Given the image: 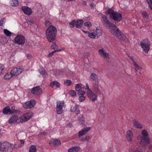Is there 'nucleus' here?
Returning <instances> with one entry per match:
<instances>
[{"mask_svg": "<svg viewBox=\"0 0 152 152\" xmlns=\"http://www.w3.org/2000/svg\"><path fill=\"white\" fill-rule=\"evenodd\" d=\"M141 134L142 136L139 135L137 137V140L140 146L136 149L133 151V152H145V147L147 144L151 143V140L148 137V134L145 130L142 131Z\"/></svg>", "mask_w": 152, "mask_h": 152, "instance_id": "obj_1", "label": "nucleus"}, {"mask_svg": "<svg viewBox=\"0 0 152 152\" xmlns=\"http://www.w3.org/2000/svg\"><path fill=\"white\" fill-rule=\"evenodd\" d=\"M57 34V29L54 26L48 27L46 31V36L48 41L52 42L55 40Z\"/></svg>", "mask_w": 152, "mask_h": 152, "instance_id": "obj_2", "label": "nucleus"}, {"mask_svg": "<svg viewBox=\"0 0 152 152\" xmlns=\"http://www.w3.org/2000/svg\"><path fill=\"white\" fill-rule=\"evenodd\" d=\"M107 13L110 15V17L111 19H113L117 22H119L122 19V16L121 13L115 12L111 9L108 10Z\"/></svg>", "mask_w": 152, "mask_h": 152, "instance_id": "obj_3", "label": "nucleus"}, {"mask_svg": "<svg viewBox=\"0 0 152 152\" xmlns=\"http://www.w3.org/2000/svg\"><path fill=\"white\" fill-rule=\"evenodd\" d=\"M13 144L7 141L0 142V151L2 152H7L11 150L13 147Z\"/></svg>", "mask_w": 152, "mask_h": 152, "instance_id": "obj_4", "label": "nucleus"}, {"mask_svg": "<svg viewBox=\"0 0 152 152\" xmlns=\"http://www.w3.org/2000/svg\"><path fill=\"white\" fill-rule=\"evenodd\" d=\"M140 45L143 51L147 53L149 50L150 43L148 39L143 40L140 42Z\"/></svg>", "mask_w": 152, "mask_h": 152, "instance_id": "obj_5", "label": "nucleus"}, {"mask_svg": "<svg viewBox=\"0 0 152 152\" xmlns=\"http://www.w3.org/2000/svg\"><path fill=\"white\" fill-rule=\"evenodd\" d=\"M66 105L64 101H57L56 102V110L57 113L61 114L62 113L63 107H65Z\"/></svg>", "mask_w": 152, "mask_h": 152, "instance_id": "obj_6", "label": "nucleus"}, {"mask_svg": "<svg viewBox=\"0 0 152 152\" xmlns=\"http://www.w3.org/2000/svg\"><path fill=\"white\" fill-rule=\"evenodd\" d=\"M14 41L16 43L19 45H23L25 42V39L23 36L19 34L15 37Z\"/></svg>", "mask_w": 152, "mask_h": 152, "instance_id": "obj_7", "label": "nucleus"}, {"mask_svg": "<svg viewBox=\"0 0 152 152\" xmlns=\"http://www.w3.org/2000/svg\"><path fill=\"white\" fill-rule=\"evenodd\" d=\"M108 27L110 31L112 34L115 36L120 31L116 25L113 24H110V25Z\"/></svg>", "mask_w": 152, "mask_h": 152, "instance_id": "obj_8", "label": "nucleus"}, {"mask_svg": "<svg viewBox=\"0 0 152 152\" xmlns=\"http://www.w3.org/2000/svg\"><path fill=\"white\" fill-rule=\"evenodd\" d=\"M33 115V113L31 112H28L25 113L20 117L22 123L27 121L29 120Z\"/></svg>", "mask_w": 152, "mask_h": 152, "instance_id": "obj_9", "label": "nucleus"}, {"mask_svg": "<svg viewBox=\"0 0 152 152\" xmlns=\"http://www.w3.org/2000/svg\"><path fill=\"white\" fill-rule=\"evenodd\" d=\"M99 55L104 59H108L109 58V54L104 48L99 49L98 51Z\"/></svg>", "mask_w": 152, "mask_h": 152, "instance_id": "obj_10", "label": "nucleus"}, {"mask_svg": "<svg viewBox=\"0 0 152 152\" xmlns=\"http://www.w3.org/2000/svg\"><path fill=\"white\" fill-rule=\"evenodd\" d=\"M23 71V69L21 68L15 67L11 70V73L13 76H17L20 74Z\"/></svg>", "mask_w": 152, "mask_h": 152, "instance_id": "obj_11", "label": "nucleus"}, {"mask_svg": "<svg viewBox=\"0 0 152 152\" xmlns=\"http://www.w3.org/2000/svg\"><path fill=\"white\" fill-rule=\"evenodd\" d=\"M36 103L34 100L27 102L23 104V107L25 109L31 108L34 107Z\"/></svg>", "mask_w": 152, "mask_h": 152, "instance_id": "obj_12", "label": "nucleus"}, {"mask_svg": "<svg viewBox=\"0 0 152 152\" xmlns=\"http://www.w3.org/2000/svg\"><path fill=\"white\" fill-rule=\"evenodd\" d=\"M9 122L10 123H22L20 117H18L17 115L12 116L9 120Z\"/></svg>", "mask_w": 152, "mask_h": 152, "instance_id": "obj_13", "label": "nucleus"}, {"mask_svg": "<svg viewBox=\"0 0 152 152\" xmlns=\"http://www.w3.org/2000/svg\"><path fill=\"white\" fill-rule=\"evenodd\" d=\"M90 127L85 128L80 130L78 133L79 139L83 137L82 136L85 135L87 132L89 131L91 129Z\"/></svg>", "mask_w": 152, "mask_h": 152, "instance_id": "obj_14", "label": "nucleus"}, {"mask_svg": "<svg viewBox=\"0 0 152 152\" xmlns=\"http://www.w3.org/2000/svg\"><path fill=\"white\" fill-rule=\"evenodd\" d=\"M88 97L91 100L95 101L97 100V96L96 94L91 91L86 93Z\"/></svg>", "mask_w": 152, "mask_h": 152, "instance_id": "obj_15", "label": "nucleus"}, {"mask_svg": "<svg viewBox=\"0 0 152 152\" xmlns=\"http://www.w3.org/2000/svg\"><path fill=\"white\" fill-rule=\"evenodd\" d=\"M101 15L102 16V22L104 26L109 27L112 23H110L106 16L102 14Z\"/></svg>", "mask_w": 152, "mask_h": 152, "instance_id": "obj_16", "label": "nucleus"}, {"mask_svg": "<svg viewBox=\"0 0 152 152\" xmlns=\"http://www.w3.org/2000/svg\"><path fill=\"white\" fill-rule=\"evenodd\" d=\"M31 92L35 96L40 95L42 93V89L39 86L33 88Z\"/></svg>", "mask_w": 152, "mask_h": 152, "instance_id": "obj_17", "label": "nucleus"}, {"mask_svg": "<svg viewBox=\"0 0 152 152\" xmlns=\"http://www.w3.org/2000/svg\"><path fill=\"white\" fill-rule=\"evenodd\" d=\"M133 137V133L132 131L130 130H128L126 132V137L127 141L130 142H132Z\"/></svg>", "mask_w": 152, "mask_h": 152, "instance_id": "obj_18", "label": "nucleus"}, {"mask_svg": "<svg viewBox=\"0 0 152 152\" xmlns=\"http://www.w3.org/2000/svg\"><path fill=\"white\" fill-rule=\"evenodd\" d=\"M22 10L24 13L28 15H30L32 14V10L29 7L25 6H22Z\"/></svg>", "mask_w": 152, "mask_h": 152, "instance_id": "obj_19", "label": "nucleus"}, {"mask_svg": "<svg viewBox=\"0 0 152 152\" xmlns=\"http://www.w3.org/2000/svg\"><path fill=\"white\" fill-rule=\"evenodd\" d=\"M129 58L132 61L133 65L134 66L135 69L136 70H141L142 69V68L140 67L134 61L133 57L130 56L129 57Z\"/></svg>", "mask_w": 152, "mask_h": 152, "instance_id": "obj_20", "label": "nucleus"}, {"mask_svg": "<svg viewBox=\"0 0 152 152\" xmlns=\"http://www.w3.org/2000/svg\"><path fill=\"white\" fill-rule=\"evenodd\" d=\"M89 80L90 81H95L98 82V77L97 75L94 73H92L89 77Z\"/></svg>", "mask_w": 152, "mask_h": 152, "instance_id": "obj_21", "label": "nucleus"}, {"mask_svg": "<svg viewBox=\"0 0 152 152\" xmlns=\"http://www.w3.org/2000/svg\"><path fill=\"white\" fill-rule=\"evenodd\" d=\"M78 106L76 105L72 106L70 108V111L72 112H76V114H78L80 113V111L78 108Z\"/></svg>", "mask_w": 152, "mask_h": 152, "instance_id": "obj_22", "label": "nucleus"}, {"mask_svg": "<svg viewBox=\"0 0 152 152\" xmlns=\"http://www.w3.org/2000/svg\"><path fill=\"white\" fill-rule=\"evenodd\" d=\"M115 37L123 41L125 40L126 38L124 34L121 31L118 33Z\"/></svg>", "mask_w": 152, "mask_h": 152, "instance_id": "obj_23", "label": "nucleus"}, {"mask_svg": "<svg viewBox=\"0 0 152 152\" xmlns=\"http://www.w3.org/2000/svg\"><path fill=\"white\" fill-rule=\"evenodd\" d=\"M80 148L79 146H73L69 148L68 152H78L80 150Z\"/></svg>", "mask_w": 152, "mask_h": 152, "instance_id": "obj_24", "label": "nucleus"}, {"mask_svg": "<svg viewBox=\"0 0 152 152\" xmlns=\"http://www.w3.org/2000/svg\"><path fill=\"white\" fill-rule=\"evenodd\" d=\"M95 32L96 35L99 37L101 36L102 33V31L100 27H97L96 28V30L94 31Z\"/></svg>", "mask_w": 152, "mask_h": 152, "instance_id": "obj_25", "label": "nucleus"}, {"mask_svg": "<svg viewBox=\"0 0 152 152\" xmlns=\"http://www.w3.org/2000/svg\"><path fill=\"white\" fill-rule=\"evenodd\" d=\"M83 24V21L82 20H78L75 22V26L78 28H80Z\"/></svg>", "mask_w": 152, "mask_h": 152, "instance_id": "obj_26", "label": "nucleus"}, {"mask_svg": "<svg viewBox=\"0 0 152 152\" xmlns=\"http://www.w3.org/2000/svg\"><path fill=\"white\" fill-rule=\"evenodd\" d=\"M133 123L134 125L136 128L138 129H141L142 128V125L140 123L134 119L133 121Z\"/></svg>", "mask_w": 152, "mask_h": 152, "instance_id": "obj_27", "label": "nucleus"}, {"mask_svg": "<svg viewBox=\"0 0 152 152\" xmlns=\"http://www.w3.org/2000/svg\"><path fill=\"white\" fill-rule=\"evenodd\" d=\"M50 86L53 88L54 86H56L57 88H60V84L58 82L55 81H53L50 83Z\"/></svg>", "mask_w": 152, "mask_h": 152, "instance_id": "obj_28", "label": "nucleus"}, {"mask_svg": "<svg viewBox=\"0 0 152 152\" xmlns=\"http://www.w3.org/2000/svg\"><path fill=\"white\" fill-rule=\"evenodd\" d=\"M3 113L5 114H10L12 113L11 112L10 107L9 106L5 107L3 110Z\"/></svg>", "mask_w": 152, "mask_h": 152, "instance_id": "obj_29", "label": "nucleus"}, {"mask_svg": "<svg viewBox=\"0 0 152 152\" xmlns=\"http://www.w3.org/2000/svg\"><path fill=\"white\" fill-rule=\"evenodd\" d=\"M85 86L81 84H77L75 85V90L76 91H78L81 89H84Z\"/></svg>", "mask_w": 152, "mask_h": 152, "instance_id": "obj_30", "label": "nucleus"}, {"mask_svg": "<svg viewBox=\"0 0 152 152\" xmlns=\"http://www.w3.org/2000/svg\"><path fill=\"white\" fill-rule=\"evenodd\" d=\"M88 36L89 38L92 39H97L98 38V36L96 35L94 31L93 32H89Z\"/></svg>", "mask_w": 152, "mask_h": 152, "instance_id": "obj_31", "label": "nucleus"}, {"mask_svg": "<svg viewBox=\"0 0 152 152\" xmlns=\"http://www.w3.org/2000/svg\"><path fill=\"white\" fill-rule=\"evenodd\" d=\"M10 4L13 7H16L19 4L18 0H11Z\"/></svg>", "mask_w": 152, "mask_h": 152, "instance_id": "obj_32", "label": "nucleus"}, {"mask_svg": "<svg viewBox=\"0 0 152 152\" xmlns=\"http://www.w3.org/2000/svg\"><path fill=\"white\" fill-rule=\"evenodd\" d=\"M28 152H37V149L35 146L33 145L30 146Z\"/></svg>", "mask_w": 152, "mask_h": 152, "instance_id": "obj_33", "label": "nucleus"}, {"mask_svg": "<svg viewBox=\"0 0 152 152\" xmlns=\"http://www.w3.org/2000/svg\"><path fill=\"white\" fill-rule=\"evenodd\" d=\"M78 120L79 122L81 124H83L85 122V118L84 116L82 115H80L78 118Z\"/></svg>", "mask_w": 152, "mask_h": 152, "instance_id": "obj_34", "label": "nucleus"}, {"mask_svg": "<svg viewBox=\"0 0 152 152\" xmlns=\"http://www.w3.org/2000/svg\"><path fill=\"white\" fill-rule=\"evenodd\" d=\"M13 75L10 73H7L4 76V78L5 80H8L11 78Z\"/></svg>", "mask_w": 152, "mask_h": 152, "instance_id": "obj_35", "label": "nucleus"}, {"mask_svg": "<svg viewBox=\"0 0 152 152\" xmlns=\"http://www.w3.org/2000/svg\"><path fill=\"white\" fill-rule=\"evenodd\" d=\"M142 15L143 18H148V15L147 13L145 11H141Z\"/></svg>", "mask_w": 152, "mask_h": 152, "instance_id": "obj_36", "label": "nucleus"}, {"mask_svg": "<svg viewBox=\"0 0 152 152\" xmlns=\"http://www.w3.org/2000/svg\"><path fill=\"white\" fill-rule=\"evenodd\" d=\"M52 144L55 146H57L61 144V142L59 140H55L52 142Z\"/></svg>", "mask_w": 152, "mask_h": 152, "instance_id": "obj_37", "label": "nucleus"}, {"mask_svg": "<svg viewBox=\"0 0 152 152\" xmlns=\"http://www.w3.org/2000/svg\"><path fill=\"white\" fill-rule=\"evenodd\" d=\"M39 70L40 73L42 74L44 77H46L48 76V75L47 73L44 69H42V71H41L40 70Z\"/></svg>", "mask_w": 152, "mask_h": 152, "instance_id": "obj_38", "label": "nucleus"}, {"mask_svg": "<svg viewBox=\"0 0 152 152\" xmlns=\"http://www.w3.org/2000/svg\"><path fill=\"white\" fill-rule=\"evenodd\" d=\"M93 90L96 91H99V87L98 85V83H96L93 87Z\"/></svg>", "mask_w": 152, "mask_h": 152, "instance_id": "obj_39", "label": "nucleus"}, {"mask_svg": "<svg viewBox=\"0 0 152 152\" xmlns=\"http://www.w3.org/2000/svg\"><path fill=\"white\" fill-rule=\"evenodd\" d=\"M4 32L8 37H10L12 34V33L7 29H4Z\"/></svg>", "mask_w": 152, "mask_h": 152, "instance_id": "obj_40", "label": "nucleus"}, {"mask_svg": "<svg viewBox=\"0 0 152 152\" xmlns=\"http://www.w3.org/2000/svg\"><path fill=\"white\" fill-rule=\"evenodd\" d=\"M69 94L72 97H74L76 95V93L75 91L73 90H70L69 92Z\"/></svg>", "mask_w": 152, "mask_h": 152, "instance_id": "obj_41", "label": "nucleus"}, {"mask_svg": "<svg viewBox=\"0 0 152 152\" xmlns=\"http://www.w3.org/2000/svg\"><path fill=\"white\" fill-rule=\"evenodd\" d=\"M58 51H61L60 50H55L53 52L50 53L47 56V57L48 58L52 57L54 53L56 52H57Z\"/></svg>", "mask_w": 152, "mask_h": 152, "instance_id": "obj_42", "label": "nucleus"}, {"mask_svg": "<svg viewBox=\"0 0 152 152\" xmlns=\"http://www.w3.org/2000/svg\"><path fill=\"white\" fill-rule=\"evenodd\" d=\"M72 83V82L71 80H65L64 83L66 86H69L71 85Z\"/></svg>", "mask_w": 152, "mask_h": 152, "instance_id": "obj_43", "label": "nucleus"}, {"mask_svg": "<svg viewBox=\"0 0 152 152\" xmlns=\"http://www.w3.org/2000/svg\"><path fill=\"white\" fill-rule=\"evenodd\" d=\"M63 72L62 71L59 70L57 69L55 73V75L56 76L59 75L63 74Z\"/></svg>", "mask_w": 152, "mask_h": 152, "instance_id": "obj_44", "label": "nucleus"}, {"mask_svg": "<svg viewBox=\"0 0 152 152\" xmlns=\"http://www.w3.org/2000/svg\"><path fill=\"white\" fill-rule=\"evenodd\" d=\"M86 97L84 95H81L79 97V100L80 102H83L85 99Z\"/></svg>", "mask_w": 152, "mask_h": 152, "instance_id": "obj_45", "label": "nucleus"}, {"mask_svg": "<svg viewBox=\"0 0 152 152\" xmlns=\"http://www.w3.org/2000/svg\"><path fill=\"white\" fill-rule=\"evenodd\" d=\"M77 94L79 95H84L86 93L85 91L83 90L82 89L79 90L77 91Z\"/></svg>", "mask_w": 152, "mask_h": 152, "instance_id": "obj_46", "label": "nucleus"}, {"mask_svg": "<svg viewBox=\"0 0 152 152\" xmlns=\"http://www.w3.org/2000/svg\"><path fill=\"white\" fill-rule=\"evenodd\" d=\"M149 7L152 11V0H146Z\"/></svg>", "mask_w": 152, "mask_h": 152, "instance_id": "obj_47", "label": "nucleus"}, {"mask_svg": "<svg viewBox=\"0 0 152 152\" xmlns=\"http://www.w3.org/2000/svg\"><path fill=\"white\" fill-rule=\"evenodd\" d=\"M86 88H85V89L86 91V93L91 91V90L90 89L89 86L87 83H86Z\"/></svg>", "mask_w": 152, "mask_h": 152, "instance_id": "obj_48", "label": "nucleus"}, {"mask_svg": "<svg viewBox=\"0 0 152 152\" xmlns=\"http://www.w3.org/2000/svg\"><path fill=\"white\" fill-rule=\"evenodd\" d=\"M84 24L85 26H86L88 28L91 27L92 26L91 23L89 21L85 22Z\"/></svg>", "mask_w": 152, "mask_h": 152, "instance_id": "obj_49", "label": "nucleus"}, {"mask_svg": "<svg viewBox=\"0 0 152 152\" xmlns=\"http://www.w3.org/2000/svg\"><path fill=\"white\" fill-rule=\"evenodd\" d=\"M51 48L52 49H54V50H58V46L55 43H53L52 44L51 46Z\"/></svg>", "mask_w": 152, "mask_h": 152, "instance_id": "obj_50", "label": "nucleus"}, {"mask_svg": "<svg viewBox=\"0 0 152 152\" xmlns=\"http://www.w3.org/2000/svg\"><path fill=\"white\" fill-rule=\"evenodd\" d=\"M45 25L46 27H49L52 25L51 23L48 20H47L45 21Z\"/></svg>", "mask_w": 152, "mask_h": 152, "instance_id": "obj_51", "label": "nucleus"}, {"mask_svg": "<svg viewBox=\"0 0 152 152\" xmlns=\"http://www.w3.org/2000/svg\"><path fill=\"white\" fill-rule=\"evenodd\" d=\"M75 21L74 20L70 22L69 23V26L70 27L73 28L75 26Z\"/></svg>", "mask_w": 152, "mask_h": 152, "instance_id": "obj_52", "label": "nucleus"}, {"mask_svg": "<svg viewBox=\"0 0 152 152\" xmlns=\"http://www.w3.org/2000/svg\"><path fill=\"white\" fill-rule=\"evenodd\" d=\"M89 136L86 137L85 138L83 137L79 140L81 141H88L89 139Z\"/></svg>", "mask_w": 152, "mask_h": 152, "instance_id": "obj_53", "label": "nucleus"}, {"mask_svg": "<svg viewBox=\"0 0 152 152\" xmlns=\"http://www.w3.org/2000/svg\"><path fill=\"white\" fill-rule=\"evenodd\" d=\"M4 69V66L1 64H0V73H1Z\"/></svg>", "mask_w": 152, "mask_h": 152, "instance_id": "obj_54", "label": "nucleus"}, {"mask_svg": "<svg viewBox=\"0 0 152 152\" xmlns=\"http://www.w3.org/2000/svg\"><path fill=\"white\" fill-rule=\"evenodd\" d=\"M5 18H2L0 20V26H2L4 24V20Z\"/></svg>", "mask_w": 152, "mask_h": 152, "instance_id": "obj_55", "label": "nucleus"}, {"mask_svg": "<svg viewBox=\"0 0 152 152\" xmlns=\"http://www.w3.org/2000/svg\"><path fill=\"white\" fill-rule=\"evenodd\" d=\"M89 55V54L88 53H83V55L84 57H87Z\"/></svg>", "mask_w": 152, "mask_h": 152, "instance_id": "obj_56", "label": "nucleus"}, {"mask_svg": "<svg viewBox=\"0 0 152 152\" xmlns=\"http://www.w3.org/2000/svg\"><path fill=\"white\" fill-rule=\"evenodd\" d=\"M27 58L29 59H31V58H32L33 57L30 54H28L27 55Z\"/></svg>", "mask_w": 152, "mask_h": 152, "instance_id": "obj_57", "label": "nucleus"}, {"mask_svg": "<svg viewBox=\"0 0 152 152\" xmlns=\"http://www.w3.org/2000/svg\"><path fill=\"white\" fill-rule=\"evenodd\" d=\"M3 41H4V42H2V43L3 44H6L8 41V40L7 38H5L3 39Z\"/></svg>", "mask_w": 152, "mask_h": 152, "instance_id": "obj_58", "label": "nucleus"}, {"mask_svg": "<svg viewBox=\"0 0 152 152\" xmlns=\"http://www.w3.org/2000/svg\"><path fill=\"white\" fill-rule=\"evenodd\" d=\"M95 6V5L94 4H91L90 5V6L91 9L94 8Z\"/></svg>", "mask_w": 152, "mask_h": 152, "instance_id": "obj_59", "label": "nucleus"}, {"mask_svg": "<svg viewBox=\"0 0 152 152\" xmlns=\"http://www.w3.org/2000/svg\"><path fill=\"white\" fill-rule=\"evenodd\" d=\"M148 148L149 150H151L152 148V145H150L148 146Z\"/></svg>", "mask_w": 152, "mask_h": 152, "instance_id": "obj_60", "label": "nucleus"}, {"mask_svg": "<svg viewBox=\"0 0 152 152\" xmlns=\"http://www.w3.org/2000/svg\"><path fill=\"white\" fill-rule=\"evenodd\" d=\"M82 4L84 6L86 5L87 4L86 2L84 1H83L82 2Z\"/></svg>", "mask_w": 152, "mask_h": 152, "instance_id": "obj_61", "label": "nucleus"}, {"mask_svg": "<svg viewBox=\"0 0 152 152\" xmlns=\"http://www.w3.org/2000/svg\"><path fill=\"white\" fill-rule=\"evenodd\" d=\"M20 141L21 144H23V145L24 144V141L23 140H20Z\"/></svg>", "mask_w": 152, "mask_h": 152, "instance_id": "obj_62", "label": "nucleus"}, {"mask_svg": "<svg viewBox=\"0 0 152 152\" xmlns=\"http://www.w3.org/2000/svg\"><path fill=\"white\" fill-rule=\"evenodd\" d=\"M82 31L85 33H86V34H88V35L89 34V32L88 31H85L84 30H83Z\"/></svg>", "mask_w": 152, "mask_h": 152, "instance_id": "obj_63", "label": "nucleus"}, {"mask_svg": "<svg viewBox=\"0 0 152 152\" xmlns=\"http://www.w3.org/2000/svg\"><path fill=\"white\" fill-rule=\"evenodd\" d=\"M1 130L0 129V138L1 137V136H2V134L1 133Z\"/></svg>", "mask_w": 152, "mask_h": 152, "instance_id": "obj_64", "label": "nucleus"}]
</instances>
